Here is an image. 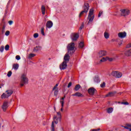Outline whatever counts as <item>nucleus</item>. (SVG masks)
<instances>
[{
	"mask_svg": "<svg viewBox=\"0 0 131 131\" xmlns=\"http://www.w3.org/2000/svg\"><path fill=\"white\" fill-rule=\"evenodd\" d=\"M57 114L58 116V118L56 116H54L53 117L54 121L52 122L51 125V131H55V125H54V122L55 124H58V119L61 121V113H60V112H57Z\"/></svg>",
	"mask_w": 131,
	"mask_h": 131,
	"instance_id": "f257e3e1",
	"label": "nucleus"
},
{
	"mask_svg": "<svg viewBox=\"0 0 131 131\" xmlns=\"http://www.w3.org/2000/svg\"><path fill=\"white\" fill-rule=\"evenodd\" d=\"M67 48L68 53L69 54V55H73V54L75 53V50H74V49H75V43H74V42L70 43L68 44Z\"/></svg>",
	"mask_w": 131,
	"mask_h": 131,
	"instance_id": "f03ea898",
	"label": "nucleus"
},
{
	"mask_svg": "<svg viewBox=\"0 0 131 131\" xmlns=\"http://www.w3.org/2000/svg\"><path fill=\"white\" fill-rule=\"evenodd\" d=\"M94 9L92 8L89 11V13L88 17V19L89 20L88 23V25H90V24H92L93 21H94V19H95V15H94Z\"/></svg>",
	"mask_w": 131,
	"mask_h": 131,
	"instance_id": "7ed1b4c3",
	"label": "nucleus"
},
{
	"mask_svg": "<svg viewBox=\"0 0 131 131\" xmlns=\"http://www.w3.org/2000/svg\"><path fill=\"white\" fill-rule=\"evenodd\" d=\"M83 9V10L82 11L79 15V17H81L82 15H83V14H86L89 12V10L90 9V5L89 3H84Z\"/></svg>",
	"mask_w": 131,
	"mask_h": 131,
	"instance_id": "20e7f679",
	"label": "nucleus"
},
{
	"mask_svg": "<svg viewBox=\"0 0 131 131\" xmlns=\"http://www.w3.org/2000/svg\"><path fill=\"white\" fill-rule=\"evenodd\" d=\"M28 83V78L26 77V74H23L20 79V86H23L24 84Z\"/></svg>",
	"mask_w": 131,
	"mask_h": 131,
	"instance_id": "39448f33",
	"label": "nucleus"
},
{
	"mask_svg": "<svg viewBox=\"0 0 131 131\" xmlns=\"http://www.w3.org/2000/svg\"><path fill=\"white\" fill-rule=\"evenodd\" d=\"M13 93L14 91L12 90H7L6 93H3L1 96L2 99H6L7 98H9V97H11L12 95H13Z\"/></svg>",
	"mask_w": 131,
	"mask_h": 131,
	"instance_id": "423d86ee",
	"label": "nucleus"
},
{
	"mask_svg": "<svg viewBox=\"0 0 131 131\" xmlns=\"http://www.w3.org/2000/svg\"><path fill=\"white\" fill-rule=\"evenodd\" d=\"M120 11L121 12V16H123V17L128 16L130 13V11H129V10L128 9H121Z\"/></svg>",
	"mask_w": 131,
	"mask_h": 131,
	"instance_id": "0eeeda50",
	"label": "nucleus"
},
{
	"mask_svg": "<svg viewBox=\"0 0 131 131\" xmlns=\"http://www.w3.org/2000/svg\"><path fill=\"white\" fill-rule=\"evenodd\" d=\"M112 75L116 78H120L122 76V73L118 71H114L112 73Z\"/></svg>",
	"mask_w": 131,
	"mask_h": 131,
	"instance_id": "6e6552de",
	"label": "nucleus"
},
{
	"mask_svg": "<svg viewBox=\"0 0 131 131\" xmlns=\"http://www.w3.org/2000/svg\"><path fill=\"white\" fill-rule=\"evenodd\" d=\"M78 37H79L78 33H73L71 35V38L73 41H76Z\"/></svg>",
	"mask_w": 131,
	"mask_h": 131,
	"instance_id": "1a4fd4ad",
	"label": "nucleus"
},
{
	"mask_svg": "<svg viewBox=\"0 0 131 131\" xmlns=\"http://www.w3.org/2000/svg\"><path fill=\"white\" fill-rule=\"evenodd\" d=\"M118 36L119 38H125L126 37V32H121L118 34Z\"/></svg>",
	"mask_w": 131,
	"mask_h": 131,
	"instance_id": "9d476101",
	"label": "nucleus"
},
{
	"mask_svg": "<svg viewBox=\"0 0 131 131\" xmlns=\"http://www.w3.org/2000/svg\"><path fill=\"white\" fill-rule=\"evenodd\" d=\"M107 55V52L105 50H101L98 53V56L99 58H102V57H104V56H106Z\"/></svg>",
	"mask_w": 131,
	"mask_h": 131,
	"instance_id": "9b49d317",
	"label": "nucleus"
},
{
	"mask_svg": "<svg viewBox=\"0 0 131 131\" xmlns=\"http://www.w3.org/2000/svg\"><path fill=\"white\" fill-rule=\"evenodd\" d=\"M59 68L60 70H64L67 68V62L63 61L62 64H60Z\"/></svg>",
	"mask_w": 131,
	"mask_h": 131,
	"instance_id": "f8f14e48",
	"label": "nucleus"
},
{
	"mask_svg": "<svg viewBox=\"0 0 131 131\" xmlns=\"http://www.w3.org/2000/svg\"><path fill=\"white\" fill-rule=\"evenodd\" d=\"M105 61H110V62H111L113 61V59L112 58H109V57H103L100 59V62H105Z\"/></svg>",
	"mask_w": 131,
	"mask_h": 131,
	"instance_id": "ddd939ff",
	"label": "nucleus"
},
{
	"mask_svg": "<svg viewBox=\"0 0 131 131\" xmlns=\"http://www.w3.org/2000/svg\"><path fill=\"white\" fill-rule=\"evenodd\" d=\"M53 21H51V20H49L47 21V24H46V27L47 28H48L49 29H50V28H52L53 27Z\"/></svg>",
	"mask_w": 131,
	"mask_h": 131,
	"instance_id": "4468645a",
	"label": "nucleus"
},
{
	"mask_svg": "<svg viewBox=\"0 0 131 131\" xmlns=\"http://www.w3.org/2000/svg\"><path fill=\"white\" fill-rule=\"evenodd\" d=\"M8 107H9V106L8 105V102H5L3 103V105H2V109L4 111V112H6V111Z\"/></svg>",
	"mask_w": 131,
	"mask_h": 131,
	"instance_id": "2eb2a0df",
	"label": "nucleus"
},
{
	"mask_svg": "<svg viewBox=\"0 0 131 131\" xmlns=\"http://www.w3.org/2000/svg\"><path fill=\"white\" fill-rule=\"evenodd\" d=\"M96 91V89L94 88H91L88 90V93L90 94V95H91L92 96L94 95L95 94V91Z\"/></svg>",
	"mask_w": 131,
	"mask_h": 131,
	"instance_id": "dca6fc26",
	"label": "nucleus"
},
{
	"mask_svg": "<svg viewBox=\"0 0 131 131\" xmlns=\"http://www.w3.org/2000/svg\"><path fill=\"white\" fill-rule=\"evenodd\" d=\"M70 59V56H69V53H67L64 56L63 60L64 62H69Z\"/></svg>",
	"mask_w": 131,
	"mask_h": 131,
	"instance_id": "f3484780",
	"label": "nucleus"
},
{
	"mask_svg": "<svg viewBox=\"0 0 131 131\" xmlns=\"http://www.w3.org/2000/svg\"><path fill=\"white\" fill-rule=\"evenodd\" d=\"M73 97H79L81 98H83V95H82L80 92H77L74 94H72Z\"/></svg>",
	"mask_w": 131,
	"mask_h": 131,
	"instance_id": "a211bd4d",
	"label": "nucleus"
},
{
	"mask_svg": "<svg viewBox=\"0 0 131 131\" xmlns=\"http://www.w3.org/2000/svg\"><path fill=\"white\" fill-rule=\"evenodd\" d=\"M94 81L96 83H99V82L101 81V79H100V78H99V76H96L94 78Z\"/></svg>",
	"mask_w": 131,
	"mask_h": 131,
	"instance_id": "6ab92c4d",
	"label": "nucleus"
},
{
	"mask_svg": "<svg viewBox=\"0 0 131 131\" xmlns=\"http://www.w3.org/2000/svg\"><path fill=\"white\" fill-rule=\"evenodd\" d=\"M116 94V92H110L106 95V97H114V95H115Z\"/></svg>",
	"mask_w": 131,
	"mask_h": 131,
	"instance_id": "aec40b11",
	"label": "nucleus"
},
{
	"mask_svg": "<svg viewBox=\"0 0 131 131\" xmlns=\"http://www.w3.org/2000/svg\"><path fill=\"white\" fill-rule=\"evenodd\" d=\"M19 69V64L18 63L13 64L12 66V69H14V70H18Z\"/></svg>",
	"mask_w": 131,
	"mask_h": 131,
	"instance_id": "412c9836",
	"label": "nucleus"
},
{
	"mask_svg": "<svg viewBox=\"0 0 131 131\" xmlns=\"http://www.w3.org/2000/svg\"><path fill=\"white\" fill-rule=\"evenodd\" d=\"M41 11L42 15H45L46 14V7L43 5H42L41 7Z\"/></svg>",
	"mask_w": 131,
	"mask_h": 131,
	"instance_id": "4be33fe9",
	"label": "nucleus"
},
{
	"mask_svg": "<svg viewBox=\"0 0 131 131\" xmlns=\"http://www.w3.org/2000/svg\"><path fill=\"white\" fill-rule=\"evenodd\" d=\"M41 50V47L40 46H36L34 48V52H38V51H40Z\"/></svg>",
	"mask_w": 131,
	"mask_h": 131,
	"instance_id": "5701e85b",
	"label": "nucleus"
},
{
	"mask_svg": "<svg viewBox=\"0 0 131 131\" xmlns=\"http://www.w3.org/2000/svg\"><path fill=\"white\" fill-rule=\"evenodd\" d=\"M125 55L128 57L129 56H131V49L129 50L126 51L125 52Z\"/></svg>",
	"mask_w": 131,
	"mask_h": 131,
	"instance_id": "b1692460",
	"label": "nucleus"
},
{
	"mask_svg": "<svg viewBox=\"0 0 131 131\" xmlns=\"http://www.w3.org/2000/svg\"><path fill=\"white\" fill-rule=\"evenodd\" d=\"M106 112L107 113H108V114L112 113V112H113V108L110 107L107 108L106 110Z\"/></svg>",
	"mask_w": 131,
	"mask_h": 131,
	"instance_id": "393cba45",
	"label": "nucleus"
},
{
	"mask_svg": "<svg viewBox=\"0 0 131 131\" xmlns=\"http://www.w3.org/2000/svg\"><path fill=\"white\" fill-rule=\"evenodd\" d=\"M104 36L105 38H106V39H107V38L109 37V36H110V35H109V33H108V32H105L104 33Z\"/></svg>",
	"mask_w": 131,
	"mask_h": 131,
	"instance_id": "a878e982",
	"label": "nucleus"
},
{
	"mask_svg": "<svg viewBox=\"0 0 131 131\" xmlns=\"http://www.w3.org/2000/svg\"><path fill=\"white\" fill-rule=\"evenodd\" d=\"M81 86L79 84H77L74 90L75 91H76V92H77V91H78L79 90V89H80Z\"/></svg>",
	"mask_w": 131,
	"mask_h": 131,
	"instance_id": "bb28decb",
	"label": "nucleus"
},
{
	"mask_svg": "<svg viewBox=\"0 0 131 131\" xmlns=\"http://www.w3.org/2000/svg\"><path fill=\"white\" fill-rule=\"evenodd\" d=\"M84 45L83 44V42H80L79 43V48H80V49H82V48H83Z\"/></svg>",
	"mask_w": 131,
	"mask_h": 131,
	"instance_id": "cd10ccee",
	"label": "nucleus"
},
{
	"mask_svg": "<svg viewBox=\"0 0 131 131\" xmlns=\"http://www.w3.org/2000/svg\"><path fill=\"white\" fill-rule=\"evenodd\" d=\"M35 54L33 53L30 54L28 56L29 59H31L32 58H33V57H35Z\"/></svg>",
	"mask_w": 131,
	"mask_h": 131,
	"instance_id": "c85d7f7f",
	"label": "nucleus"
},
{
	"mask_svg": "<svg viewBox=\"0 0 131 131\" xmlns=\"http://www.w3.org/2000/svg\"><path fill=\"white\" fill-rule=\"evenodd\" d=\"M106 86V83L105 82H103L102 84H100V87L102 88V89H104Z\"/></svg>",
	"mask_w": 131,
	"mask_h": 131,
	"instance_id": "c756f323",
	"label": "nucleus"
},
{
	"mask_svg": "<svg viewBox=\"0 0 131 131\" xmlns=\"http://www.w3.org/2000/svg\"><path fill=\"white\" fill-rule=\"evenodd\" d=\"M41 33L43 36H45V29L43 28H41Z\"/></svg>",
	"mask_w": 131,
	"mask_h": 131,
	"instance_id": "7c9ffc66",
	"label": "nucleus"
},
{
	"mask_svg": "<svg viewBox=\"0 0 131 131\" xmlns=\"http://www.w3.org/2000/svg\"><path fill=\"white\" fill-rule=\"evenodd\" d=\"M4 50H5V47H4V46H2L0 48V52L3 53V52H4Z\"/></svg>",
	"mask_w": 131,
	"mask_h": 131,
	"instance_id": "2f4dec72",
	"label": "nucleus"
},
{
	"mask_svg": "<svg viewBox=\"0 0 131 131\" xmlns=\"http://www.w3.org/2000/svg\"><path fill=\"white\" fill-rule=\"evenodd\" d=\"M9 49H10V46H9V45H7L5 46V50L6 51H9Z\"/></svg>",
	"mask_w": 131,
	"mask_h": 131,
	"instance_id": "473e14b6",
	"label": "nucleus"
},
{
	"mask_svg": "<svg viewBox=\"0 0 131 131\" xmlns=\"http://www.w3.org/2000/svg\"><path fill=\"white\" fill-rule=\"evenodd\" d=\"M15 59H16V60H17V61H19V60H20L21 59V57H20L19 55H16L15 56Z\"/></svg>",
	"mask_w": 131,
	"mask_h": 131,
	"instance_id": "72a5a7b5",
	"label": "nucleus"
},
{
	"mask_svg": "<svg viewBox=\"0 0 131 131\" xmlns=\"http://www.w3.org/2000/svg\"><path fill=\"white\" fill-rule=\"evenodd\" d=\"M11 75H12V71L8 72V73L7 74V76L8 77H11Z\"/></svg>",
	"mask_w": 131,
	"mask_h": 131,
	"instance_id": "f704fd0d",
	"label": "nucleus"
},
{
	"mask_svg": "<svg viewBox=\"0 0 131 131\" xmlns=\"http://www.w3.org/2000/svg\"><path fill=\"white\" fill-rule=\"evenodd\" d=\"M58 92H59V91L58 90V89L57 90H56L54 91V96H57Z\"/></svg>",
	"mask_w": 131,
	"mask_h": 131,
	"instance_id": "c9c22d12",
	"label": "nucleus"
},
{
	"mask_svg": "<svg viewBox=\"0 0 131 131\" xmlns=\"http://www.w3.org/2000/svg\"><path fill=\"white\" fill-rule=\"evenodd\" d=\"M121 104L122 105H128V102H121Z\"/></svg>",
	"mask_w": 131,
	"mask_h": 131,
	"instance_id": "e433bc0d",
	"label": "nucleus"
},
{
	"mask_svg": "<svg viewBox=\"0 0 131 131\" xmlns=\"http://www.w3.org/2000/svg\"><path fill=\"white\" fill-rule=\"evenodd\" d=\"M102 14H103V11H100L98 14V18H100V17H101V16H102Z\"/></svg>",
	"mask_w": 131,
	"mask_h": 131,
	"instance_id": "4c0bfd02",
	"label": "nucleus"
},
{
	"mask_svg": "<svg viewBox=\"0 0 131 131\" xmlns=\"http://www.w3.org/2000/svg\"><path fill=\"white\" fill-rule=\"evenodd\" d=\"M5 35H6V36H9V35H10V31H7L5 33Z\"/></svg>",
	"mask_w": 131,
	"mask_h": 131,
	"instance_id": "58836bf2",
	"label": "nucleus"
},
{
	"mask_svg": "<svg viewBox=\"0 0 131 131\" xmlns=\"http://www.w3.org/2000/svg\"><path fill=\"white\" fill-rule=\"evenodd\" d=\"M34 38H37L38 37V33L34 34Z\"/></svg>",
	"mask_w": 131,
	"mask_h": 131,
	"instance_id": "ea45409f",
	"label": "nucleus"
},
{
	"mask_svg": "<svg viewBox=\"0 0 131 131\" xmlns=\"http://www.w3.org/2000/svg\"><path fill=\"white\" fill-rule=\"evenodd\" d=\"M60 103L61 104V108H63L64 107V101H60Z\"/></svg>",
	"mask_w": 131,
	"mask_h": 131,
	"instance_id": "a19ab883",
	"label": "nucleus"
},
{
	"mask_svg": "<svg viewBox=\"0 0 131 131\" xmlns=\"http://www.w3.org/2000/svg\"><path fill=\"white\" fill-rule=\"evenodd\" d=\"M126 48L127 49L131 48V43L127 44V45L126 46Z\"/></svg>",
	"mask_w": 131,
	"mask_h": 131,
	"instance_id": "79ce46f5",
	"label": "nucleus"
},
{
	"mask_svg": "<svg viewBox=\"0 0 131 131\" xmlns=\"http://www.w3.org/2000/svg\"><path fill=\"white\" fill-rule=\"evenodd\" d=\"M5 29H6V26H3V28H2V32H3V33H4V32H5Z\"/></svg>",
	"mask_w": 131,
	"mask_h": 131,
	"instance_id": "37998d69",
	"label": "nucleus"
},
{
	"mask_svg": "<svg viewBox=\"0 0 131 131\" xmlns=\"http://www.w3.org/2000/svg\"><path fill=\"white\" fill-rule=\"evenodd\" d=\"M121 126H122V127H124V128H125L126 129H129V128H128V127H127V126L122 125Z\"/></svg>",
	"mask_w": 131,
	"mask_h": 131,
	"instance_id": "c03bdc74",
	"label": "nucleus"
},
{
	"mask_svg": "<svg viewBox=\"0 0 131 131\" xmlns=\"http://www.w3.org/2000/svg\"><path fill=\"white\" fill-rule=\"evenodd\" d=\"M71 85H72V82H70L69 83V84L68 85V88H70V86H71Z\"/></svg>",
	"mask_w": 131,
	"mask_h": 131,
	"instance_id": "a18cd8bd",
	"label": "nucleus"
},
{
	"mask_svg": "<svg viewBox=\"0 0 131 131\" xmlns=\"http://www.w3.org/2000/svg\"><path fill=\"white\" fill-rule=\"evenodd\" d=\"M58 85H59V84H56L55 85V86L53 88V91H55V90H56V89H57V86H58Z\"/></svg>",
	"mask_w": 131,
	"mask_h": 131,
	"instance_id": "49530a36",
	"label": "nucleus"
},
{
	"mask_svg": "<svg viewBox=\"0 0 131 131\" xmlns=\"http://www.w3.org/2000/svg\"><path fill=\"white\" fill-rule=\"evenodd\" d=\"M100 128H98V129H92L91 130V131H99L100 130Z\"/></svg>",
	"mask_w": 131,
	"mask_h": 131,
	"instance_id": "de8ad7c7",
	"label": "nucleus"
},
{
	"mask_svg": "<svg viewBox=\"0 0 131 131\" xmlns=\"http://www.w3.org/2000/svg\"><path fill=\"white\" fill-rule=\"evenodd\" d=\"M9 25H12L13 24V21L12 20H10L8 22Z\"/></svg>",
	"mask_w": 131,
	"mask_h": 131,
	"instance_id": "09e8293b",
	"label": "nucleus"
},
{
	"mask_svg": "<svg viewBox=\"0 0 131 131\" xmlns=\"http://www.w3.org/2000/svg\"><path fill=\"white\" fill-rule=\"evenodd\" d=\"M126 126H127V127H130L131 128V124H126Z\"/></svg>",
	"mask_w": 131,
	"mask_h": 131,
	"instance_id": "8fccbe9b",
	"label": "nucleus"
},
{
	"mask_svg": "<svg viewBox=\"0 0 131 131\" xmlns=\"http://www.w3.org/2000/svg\"><path fill=\"white\" fill-rule=\"evenodd\" d=\"M83 24H82V25H81V26L80 27V30H81V29H82V28H83Z\"/></svg>",
	"mask_w": 131,
	"mask_h": 131,
	"instance_id": "3c124183",
	"label": "nucleus"
},
{
	"mask_svg": "<svg viewBox=\"0 0 131 131\" xmlns=\"http://www.w3.org/2000/svg\"><path fill=\"white\" fill-rule=\"evenodd\" d=\"M64 98H65V96H64V97H62V98H61L60 101H64Z\"/></svg>",
	"mask_w": 131,
	"mask_h": 131,
	"instance_id": "603ef678",
	"label": "nucleus"
},
{
	"mask_svg": "<svg viewBox=\"0 0 131 131\" xmlns=\"http://www.w3.org/2000/svg\"><path fill=\"white\" fill-rule=\"evenodd\" d=\"M122 41H121V42L119 43V46H121V45H122Z\"/></svg>",
	"mask_w": 131,
	"mask_h": 131,
	"instance_id": "864d4df0",
	"label": "nucleus"
},
{
	"mask_svg": "<svg viewBox=\"0 0 131 131\" xmlns=\"http://www.w3.org/2000/svg\"><path fill=\"white\" fill-rule=\"evenodd\" d=\"M63 110H64V109L63 108V107H61V108H60V111H63Z\"/></svg>",
	"mask_w": 131,
	"mask_h": 131,
	"instance_id": "5fc2aeb1",
	"label": "nucleus"
},
{
	"mask_svg": "<svg viewBox=\"0 0 131 131\" xmlns=\"http://www.w3.org/2000/svg\"><path fill=\"white\" fill-rule=\"evenodd\" d=\"M2 127V124L0 123V128Z\"/></svg>",
	"mask_w": 131,
	"mask_h": 131,
	"instance_id": "6e6d98bb",
	"label": "nucleus"
},
{
	"mask_svg": "<svg viewBox=\"0 0 131 131\" xmlns=\"http://www.w3.org/2000/svg\"><path fill=\"white\" fill-rule=\"evenodd\" d=\"M54 110H56V107L54 106Z\"/></svg>",
	"mask_w": 131,
	"mask_h": 131,
	"instance_id": "4d7b16f0",
	"label": "nucleus"
},
{
	"mask_svg": "<svg viewBox=\"0 0 131 131\" xmlns=\"http://www.w3.org/2000/svg\"><path fill=\"white\" fill-rule=\"evenodd\" d=\"M6 13L7 14V11H6Z\"/></svg>",
	"mask_w": 131,
	"mask_h": 131,
	"instance_id": "13d9d810",
	"label": "nucleus"
}]
</instances>
